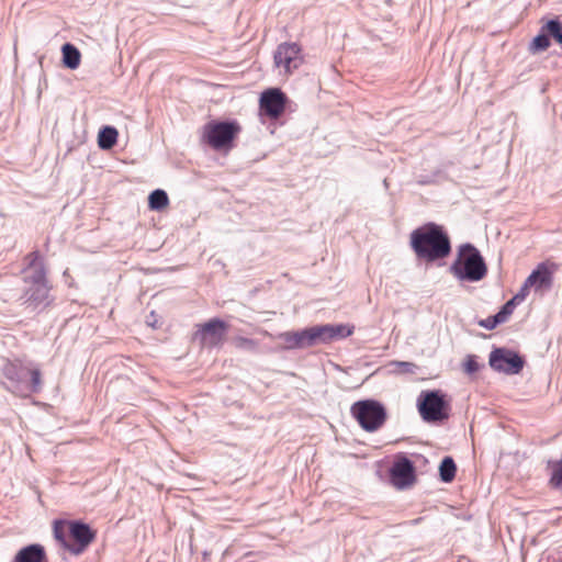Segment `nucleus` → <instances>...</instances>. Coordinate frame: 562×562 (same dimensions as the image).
<instances>
[{
	"instance_id": "11",
	"label": "nucleus",
	"mask_w": 562,
	"mask_h": 562,
	"mask_svg": "<svg viewBox=\"0 0 562 562\" xmlns=\"http://www.w3.org/2000/svg\"><path fill=\"white\" fill-rule=\"evenodd\" d=\"M285 94L277 88H271L261 93L260 110L271 119H278L285 108Z\"/></svg>"
},
{
	"instance_id": "23",
	"label": "nucleus",
	"mask_w": 562,
	"mask_h": 562,
	"mask_svg": "<svg viewBox=\"0 0 562 562\" xmlns=\"http://www.w3.org/2000/svg\"><path fill=\"white\" fill-rule=\"evenodd\" d=\"M457 467L451 457H446L440 463L439 474L443 482H451L456 476Z\"/></svg>"
},
{
	"instance_id": "3",
	"label": "nucleus",
	"mask_w": 562,
	"mask_h": 562,
	"mask_svg": "<svg viewBox=\"0 0 562 562\" xmlns=\"http://www.w3.org/2000/svg\"><path fill=\"white\" fill-rule=\"evenodd\" d=\"M27 259L30 262L24 270V281L30 284V286L25 292V302L37 307L43 304L48 296L49 289L45 278L46 272L37 251L31 252Z\"/></svg>"
},
{
	"instance_id": "31",
	"label": "nucleus",
	"mask_w": 562,
	"mask_h": 562,
	"mask_svg": "<svg viewBox=\"0 0 562 562\" xmlns=\"http://www.w3.org/2000/svg\"><path fill=\"white\" fill-rule=\"evenodd\" d=\"M532 288V284H528V278L525 280L524 284L521 285L520 290L512 297L517 303H521L527 297L529 290Z\"/></svg>"
},
{
	"instance_id": "28",
	"label": "nucleus",
	"mask_w": 562,
	"mask_h": 562,
	"mask_svg": "<svg viewBox=\"0 0 562 562\" xmlns=\"http://www.w3.org/2000/svg\"><path fill=\"white\" fill-rule=\"evenodd\" d=\"M65 532H66V522L58 521V520L55 521L54 522V537L67 550V546H69V543L66 540Z\"/></svg>"
},
{
	"instance_id": "32",
	"label": "nucleus",
	"mask_w": 562,
	"mask_h": 562,
	"mask_svg": "<svg viewBox=\"0 0 562 562\" xmlns=\"http://www.w3.org/2000/svg\"><path fill=\"white\" fill-rule=\"evenodd\" d=\"M499 324H503L501 322V319L496 316V314L494 316H491V317H487L485 319H482L479 322V325L485 329H488V330H492L494 329L497 325Z\"/></svg>"
},
{
	"instance_id": "30",
	"label": "nucleus",
	"mask_w": 562,
	"mask_h": 562,
	"mask_svg": "<svg viewBox=\"0 0 562 562\" xmlns=\"http://www.w3.org/2000/svg\"><path fill=\"white\" fill-rule=\"evenodd\" d=\"M463 369H464V372L468 374L475 373L480 369V366L476 361L475 356L467 357L465 362L463 364Z\"/></svg>"
},
{
	"instance_id": "12",
	"label": "nucleus",
	"mask_w": 562,
	"mask_h": 562,
	"mask_svg": "<svg viewBox=\"0 0 562 562\" xmlns=\"http://www.w3.org/2000/svg\"><path fill=\"white\" fill-rule=\"evenodd\" d=\"M69 533L75 539L76 543H69L67 551L75 555L81 554L94 539V532L87 524L81 521H70Z\"/></svg>"
},
{
	"instance_id": "10",
	"label": "nucleus",
	"mask_w": 562,
	"mask_h": 562,
	"mask_svg": "<svg viewBox=\"0 0 562 562\" xmlns=\"http://www.w3.org/2000/svg\"><path fill=\"white\" fill-rule=\"evenodd\" d=\"M226 329L227 325L223 321L214 318L200 326L195 333V338L203 346L215 347L223 342Z\"/></svg>"
},
{
	"instance_id": "19",
	"label": "nucleus",
	"mask_w": 562,
	"mask_h": 562,
	"mask_svg": "<svg viewBox=\"0 0 562 562\" xmlns=\"http://www.w3.org/2000/svg\"><path fill=\"white\" fill-rule=\"evenodd\" d=\"M63 52V63L69 69H77L80 65V52L72 44H65L61 48Z\"/></svg>"
},
{
	"instance_id": "24",
	"label": "nucleus",
	"mask_w": 562,
	"mask_h": 562,
	"mask_svg": "<svg viewBox=\"0 0 562 562\" xmlns=\"http://www.w3.org/2000/svg\"><path fill=\"white\" fill-rule=\"evenodd\" d=\"M542 32L551 35L559 44L562 45V24L559 20H550L542 26Z\"/></svg>"
},
{
	"instance_id": "5",
	"label": "nucleus",
	"mask_w": 562,
	"mask_h": 562,
	"mask_svg": "<svg viewBox=\"0 0 562 562\" xmlns=\"http://www.w3.org/2000/svg\"><path fill=\"white\" fill-rule=\"evenodd\" d=\"M351 414L367 431L378 430L386 419L385 408L374 400L356 402L351 406Z\"/></svg>"
},
{
	"instance_id": "2",
	"label": "nucleus",
	"mask_w": 562,
	"mask_h": 562,
	"mask_svg": "<svg viewBox=\"0 0 562 562\" xmlns=\"http://www.w3.org/2000/svg\"><path fill=\"white\" fill-rule=\"evenodd\" d=\"M450 272L458 280L477 282L486 276L487 268L480 251L473 245L464 244L460 246Z\"/></svg>"
},
{
	"instance_id": "13",
	"label": "nucleus",
	"mask_w": 562,
	"mask_h": 562,
	"mask_svg": "<svg viewBox=\"0 0 562 562\" xmlns=\"http://www.w3.org/2000/svg\"><path fill=\"white\" fill-rule=\"evenodd\" d=\"M3 375L10 381L12 391L22 393V386L24 380L27 376L29 367L24 366L21 361H9L7 360L2 366Z\"/></svg>"
},
{
	"instance_id": "20",
	"label": "nucleus",
	"mask_w": 562,
	"mask_h": 562,
	"mask_svg": "<svg viewBox=\"0 0 562 562\" xmlns=\"http://www.w3.org/2000/svg\"><path fill=\"white\" fill-rule=\"evenodd\" d=\"M549 484L552 488L562 490V459L548 462Z\"/></svg>"
},
{
	"instance_id": "9",
	"label": "nucleus",
	"mask_w": 562,
	"mask_h": 562,
	"mask_svg": "<svg viewBox=\"0 0 562 562\" xmlns=\"http://www.w3.org/2000/svg\"><path fill=\"white\" fill-rule=\"evenodd\" d=\"M274 64L278 68H283L284 72L291 74L297 69L303 57L301 55V47L296 43H282L277 47L274 53Z\"/></svg>"
},
{
	"instance_id": "8",
	"label": "nucleus",
	"mask_w": 562,
	"mask_h": 562,
	"mask_svg": "<svg viewBox=\"0 0 562 562\" xmlns=\"http://www.w3.org/2000/svg\"><path fill=\"white\" fill-rule=\"evenodd\" d=\"M488 363L495 371L518 374L524 368V359L515 351L496 348L490 353Z\"/></svg>"
},
{
	"instance_id": "26",
	"label": "nucleus",
	"mask_w": 562,
	"mask_h": 562,
	"mask_svg": "<svg viewBox=\"0 0 562 562\" xmlns=\"http://www.w3.org/2000/svg\"><path fill=\"white\" fill-rule=\"evenodd\" d=\"M389 366L395 373H414L416 369V364L408 361H392Z\"/></svg>"
},
{
	"instance_id": "17",
	"label": "nucleus",
	"mask_w": 562,
	"mask_h": 562,
	"mask_svg": "<svg viewBox=\"0 0 562 562\" xmlns=\"http://www.w3.org/2000/svg\"><path fill=\"white\" fill-rule=\"evenodd\" d=\"M44 560L45 551L41 544L26 546L14 558V562H43Z\"/></svg>"
},
{
	"instance_id": "27",
	"label": "nucleus",
	"mask_w": 562,
	"mask_h": 562,
	"mask_svg": "<svg viewBox=\"0 0 562 562\" xmlns=\"http://www.w3.org/2000/svg\"><path fill=\"white\" fill-rule=\"evenodd\" d=\"M549 36L547 35L546 32H542L533 38L530 48L533 52H542L546 50L549 47Z\"/></svg>"
},
{
	"instance_id": "7",
	"label": "nucleus",
	"mask_w": 562,
	"mask_h": 562,
	"mask_svg": "<svg viewBox=\"0 0 562 562\" xmlns=\"http://www.w3.org/2000/svg\"><path fill=\"white\" fill-rule=\"evenodd\" d=\"M261 333L269 338L282 341L278 350L304 349L318 344L314 326L299 331L280 333L276 336L267 330H262Z\"/></svg>"
},
{
	"instance_id": "14",
	"label": "nucleus",
	"mask_w": 562,
	"mask_h": 562,
	"mask_svg": "<svg viewBox=\"0 0 562 562\" xmlns=\"http://www.w3.org/2000/svg\"><path fill=\"white\" fill-rule=\"evenodd\" d=\"M555 265L542 262L529 274L528 284H532L536 291L549 290L552 286Z\"/></svg>"
},
{
	"instance_id": "18",
	"label": "nucleus",
	"mask_w": 562,
	"mask_h": 562,
	"mask_svg": "<svg viewBox=\"0 0 562 562\" xmlns=\"http://www.w3.org/2000/svg\"><path fill=\"white\" fill-rule=\"evenodd\" d=\"M117 131L113 126H104L98 135V145L101 149H111L117 142Z\"/></svg>"
},
{
	"instance_id": "1",
	"label": "nucleus",
	"mask_w": 562,
	"mask_h": 562,
	"mask_svg": "<svg viewBox=\"0 0 562 562\" xmlns=\"http://www.w3.org/2000/svg\"><path fill=\"white\" fill-rule=\"evenodd\" d=\"M411 245L416 256L427 261L443 259L451 251L448 235L432 223L413 231Z\"/></svg>"
},
{
	"instance_id": "6",
	"label": "nucleus",
	"mask_w": 562,
	"mask_h": 562,
	"mask_svg": "<svg viewBox=\"0 0 562 562\" xmlns=\"http://www.w3.org/2000/svg\"><path fill=\"white\" fill-rule=\"evenodd\" d=\"M240 131L236 122H211L204 126L203 138L214 149L231 147Z\"/></svg>"
},
{
	"instance_id": "16",
	"label": "nucleus",
	"mask_w": 562,
	"mask_h": 562,
	"mask_svg": "<svg viewBox=\"0 0 562 562\" xmlns=\"http://www.w3.org/2000/svg\"><path fill=\"white\" fill-rule=\"evenodd\" d=\"M391 479L400 488L411 485L415 479L413 463L406 458L395 462L391 469Z\"/></svg>"
},
{
	"instance_id": "25",
	"label": "nucleus",
	"mask_w": 562,
	"mask_h": 562,
	"mask_svg": "<svg viewBox=\"0 0 562 562\" xmlns=\"http://www.w3.org/2000/svg\"><path fill=\"white\" fill-rule=\"evenodd\" d=\"M233 344L237 349L256 352L258 350V342L254 339L237 336L233 339Z\"/></svg>"
},
{
	"instance_id": "15",
	"label": "nucleus",
	"mask_w": 562,
	"mask_h": 562,
	"mask_svg": "<svg viewBox=\"0 0 562 562\" xmlns=\"http://www.w3.org/2000/svg\"><path fill=\"white\" fill-rule=\"evenodd\" d=\"M318 344H327L335 339H342L349 337L353 333V327L339 324V325H322L314 326Z\"/></svg>"
},
{
	"instance_id": "4",
	"label": "nucleus",
	"mask_w": 562,
	"mask_h": 562,
	"mask_svg": "<svg viewBox=\"0 0 562 562\" xmlns=\"http://www.w3.org/2000/svg\"><path fill=\"white\" fill-rule=\"evenodd\" d=\"M417 406L425 422H442L449 418L450 406L440 390L423 391L418 396Z\"/></svg>"
},
{
	"instance_id": "21",
	"label": "nucleus",
	"mask_w": 562,
	"mask_h": 562,
	"mask_svg": "<svg viewBox=\"0 0 562 562\" xmlns=\"http://www.w3.org/2000/svg\"><path fill=\"white\" fill-rule=\"evenodd\" d=\"M27 375L31 376V381L26 382V379L24 380L21 394L37 393L42 387L41 371L37 368L29 367Z\"/></svg>"
},
{
	"instance_id": "29",
	"label": "nucleus",
	"mask_w": 562,
	"mask_h": 562,
	"mask_svg": "<svg viewBox=\"0 0 562 562\" xmlns=\"http://www.w3.org/2000/svg\"><path fill=\"white\" fill-rule=\"evenodd\" d=\"M518 304L519 303L514 301V299H510L503 305L501 311L496 313V316L501 319L502 323H505L508 319V317L513 314L516 305Z\"/></svg>"
},
{
	"instance_id": "22",
	"label": "nucleus",
	"mask_w": 562,
	"mask_h": 562,
	"mask_svg": "<svg viewBox=\"0 0 562 562\" xmlns=\"http://www.w3.org/2000/svg\"><path fill=\"white\" fill-rule=\"evenodd\" d=\"M169 203L167 193L161 189L154 190L148 198V204L151 210L160 211Z\"/></svg>"
}]
</instances>
